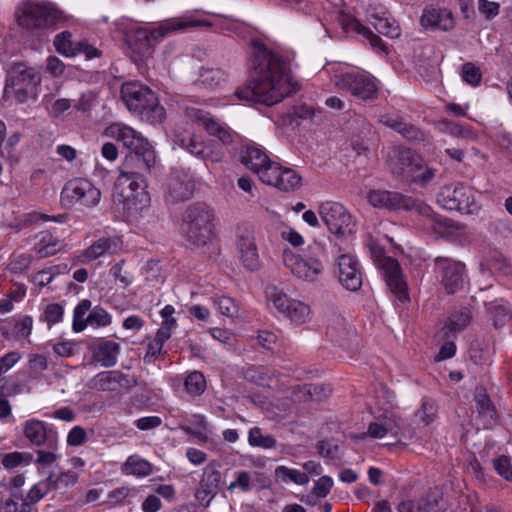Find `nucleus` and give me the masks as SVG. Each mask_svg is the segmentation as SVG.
<instances>
[{"mask_svg": "<svg viewBox=\"0 0 512 512\" xmlns=\"http://www.w3.org/2000/svg\"><path fill=\"white\" fill-rule=\"evenodd\" d=\"M118 181L120 184L128 183V187L125 191H131L136 193V191H147V181L145 176L135 175L132 177H122L119 175Z\"/></svg>", "mask_w": 512, "mask_h": 512, "instance_id": "51", "label": "nucleus"}, {"mask_svg": "<svg viewBox=\"0 0 512 512\" xmlns=\"http://www.w3.org/2000/svg\"><path fill=\"white\" fill-rule=\"evenodd\" d=\"M438 413L435 401L428 397H423L421 407L416 412V417L425 425L432 423Z\"/></svg>", "mask_w": 512, "mask_h": 512, "instance_id": "42", "label": "nucleus"}, {"mask_svg": "<svg viewBox=\"0 0 512 512\" xmlns=\"http://www.w3.org/2000/svg\"><path fill=\"white\" fill-rule=\"evenodd\" d=\"M200 483L217 492L221 483V473L215 463H210L205 467Z\"/></svg>", "mask_w": 512, "mask_h": 512, "instance_id": "47", "label": "nucleus"}, {"mask_svg": "<svg viewBox=\"0 0 512 512\" xmlns=\"http://www.w3.org/2000/svg\"><path fill=\"white\" fill-rule=\"evenodd\" d=\"M41 75L36 68L24 62L13 63L7 71L3 98L14 97L17 103H25L36 92Z\"/></svg>", "mask_w": 512, "mask_h": 512, "instance_id": "5", "label": "nucleus"}, {"mask_svg": "<svg viewBox=\"0 0 512 512\" xmlns=\"http://www.w3.org/2000/svg\"><path fill=\"white\" fill-rule=\"evenodd\" d=\"M211 26L207 20H196L190 16L167 19L154 29L138 28L128 37L132 51L142 57L150 56L153 47L169 33L183 31L189 27Z\"/></svg>", "mask_w": 512, "mask_h": 512, "instance_id": "2", "label": "nucleus"}, {"mask_svg": "<svg viewBox=\"0 0 512 512\" xmlns=\"http://www.w3.org/2000/svg\"><path fill=\"white\" fill-rule=\"evenodd\" d=\"M63 313V307L60 304L52 303L47 305L44 311V319L49 324H55L62 319Z\"/></svg>", "mask_w": 512, "mask_h": 512, "instance_id": "58", "label": "nucleus"}, {"mask_svg": "<svg viewBox=\"0 0 512 512\" xmlns=\"http://www.w3.org/2000/svg\"><path fill=\"white\" fill-rule=\"evenodd\" d=\"M226 81V75L221 69H203L198 83L207 89H215Z\"/></svg>", "mask_w": 512, "mask_h": 512, "instance_id": "40", "label": "nucleus"}, {"mask_svg": "<svg viewBox=\"0 0 512 512\" xmlns=\"http://www.w3.org/2000/svg\"><path fill=\"white\" fill-rule=\"evenodd\" d=\"M422 157L408 148H400L395 151L394 160L391 162L392 173L400 179L409 182Z\"/></svg>", "mask_w": 512, "mask_h": 512, "instance_id": "23", "label": "nucleus"}, {"mask_svg": "<svg viewBox=\"0 0 512 512\" xmlns=\"http://www.w3.org/2000/svg\"><path fill=\"white\" fill-rule=\"evenodd\" d=\"M462 79L472 86H477L482 79V74L478 67L467 62L462 65Z\"/></svg>", "mask_w": 512, "mask_h": 512, "instance_id": "50", "label": "nucleus"}, {"mask_svg": "<svg viewBox=\"0 0 512 512\" xmlns=\"http://www.w3.org/2000/svg\"><path fill=\"white\" fill-rule=\"evenodd\" d=\"M437 175L438 170L428 166L422 159L409 182L425 187L431 184L436 179Z\"/></svg>", "mask_w": 512, "mask_h": 512, "instance_id": "39", "label": "nucleus"}, {"mask_svg": "<svg viewBox=\"0 0 512 512\" xmlns=\"http://www.w3.org/2000/svg\"><path fill=\"white\" fill-rule=\"evenodd\" d=\"M90 300H82L74 309L73 330L82 332L87 326L105 327L111 323V316L101 306L91 308Z\"/></svg>", "mask_w": 512, "mask_h": 512, "instance_id": "14", "label": "nucleus"}, {"mask_svg": "<svg viewBox=\"0 0 512 512\" xmlns=\"http://www.w3.org/2000/svg\"><path fill=\"white\" fill-rule=\"evenodd\" d=\"M335 85L364 101H373L378 96L377 85L369 74L360 72L341 74L336 77Z\"/></svg>", "mask_w": 512, "mask_h": 512, "instance_id": "11", "label": "nucleus"}, {"mask_svg": "<svg viewBox=\"0 0 512 512\" xmlns=\"http://www.w3.org/2000/svg\"><path fill=\"white\" fill-rule=\"evenodd\" d=\"M435 266L441 272V284L448 294H453L464 285L465 266L459 261L437 257Z\"/></svg>", "mask_w": 512, "mask_h": 512, "instance_id": "20", "label": "nucleus"}, {"mask_svg": "<svg viewBox=\"0 0 512 512\" xmlns=\"http://www.w3.org/2000/svg\"><path fill=\"white\" fill-rule=\"evenodd\" d=\"M123 209L129 216L137 217L150 205V196L147 191H123Z\"/></svg>", "mask_w": 512, "mask_h": 512, "instance_id": "29", "label": "nucleus"}, {"mask_svg": "<svg viewBox=\"0 0 512 512\" xmlns=\"http://www.w3.org/2000/svg\"><path fill=\"white\" fill-rule=\"evenodd\" d=\"M420 23L424 28H439L448 31L454 27L452 13L446 9L426 8L420 18Z\"/></svg>", "mask_w": 512, "mask_h": 512, "instance_id": "28", "label": "nucleus"}, {"mask_svg": "<svg viewBox=\"0 0 512 512\" xmlns=\"http://www.w3.org/2000/svg\"><path fill=\"white\" fill-rule=\"evenodd\" d=\"M251 57L249 83L235 92L238 99L272 106L299 90L288 63L260 41L252 42Z\"/></svg>", "mask_w": 512, "mask_h": 512, "instance_id": "1", "label": "nucleus"}, {"mask_svg": "<svg viewBox=\"0 0 512 512\" xmlns=\"http://www.w3.org/2000/svg\"><path fill=\"white\" fill-rule=\"evenodd\" d=\"M332 485H333V481L329 476H322L321 478H319L316 481V483L312 489V492L317 497L324 498L330 492Z\"/></svg>", "mask_w": 512, "mask_h": 512, "instance_id": "59", "label": "nucleus"}, {"mask_svg": "<svg viewBox=\"0 0 512 512\" xmlns=\"http://www.w3.org/2000/svg\"><path fill=\"white\" fill-rule=\"evenodd\" d=\"M61 203L68 207L93 208L101 199V191L84 178L69 180L61 191Z\"/></svg>", "mask_w": 512, "mask_h": 512, "instance_id": "8", "label": "nucleus"}, {"mask_svg": "<svg viewBox=\"0 0 512 512\" xmlns=\"http://www.w3.org/2000/svg\"><path fill=\"white\" fill-rule=\"evenodd\" d=\"M301 391L308 395L311 401H322L330 396L332 389L327 384L315 383L302 385Z\"/></svg>", "mask_w": 512, "mask_h": 512, "instance_id": "43", "label": "nucleus"}, {"mask_svg": "<svg viewBox=\"0 0 512 512\" xmlns=\"http://www.w3.org/2000/svg\"><path fill=\"white\" fill-rule=\"evenodd\" d=\"M275 474L284 482L291 481L299 485H304L309 482V477L306 473L296 469H289L285 466H278L275 470Z\"/></svg>", "mask_w": 512, "mask_h": 512, "instance_id": "45", "label": "nucleus"}, {"mask_svg": "<svg viewBox=\"0 0 512 512\" xmlns=\"http://www.w3.org/2000/svg\"><path fill=\"white\" fill-rule=\"evenodd\" d=\"M470 320L471 315L467 309L453 313L443 327L444 335L450 337V335L463 330Z\"/></svg>", "mask_w": 512, "mask_h": 512, "instance_id": "36", "label": "nucleus"}, {"mask_svg": "<svg viewBox=\"0 0 512 512\" xmlns=\"http://www.w3.org/2000/svg\"><path fill=\"white\" fill-rule=\"evenodd\" d=\"M276 340L277 336L274 333L268 331L260 332L256 337L257 345L265 350H272Z\"/></svg>", "mask_w": 512, "mask_h": 512, "instance_id": "64", "label": "nucleus"}, {"mask_svg": "<svg viewBox=\"0 0 512 512\" xmlns=\"http://www.w3.org/2000/svg\"><path fill=\"white\" fill-rule=\"evenodd\" d=\"M185 115L191 122L202 126L210 136L217 138L224 145L234 141L236 134L227 125L217 122L208 112L196 107H187Z\"/></svg>", "mask_w": 512, "mask_h": 512, "instance_id": "16", "label": "nucleus"}, {"mask_svg": "<svg viewBox=\"0 0 512 512\" xmlns=\"http://www.w3.org/2000/svg\"><path fill=\"white\" fill-rule=\"evenodd\" d=\"M32 322L30 316H24L19 321L15 322L14 330L16 336L19 338L27 337L31 333Z\"/></svg>", "mask_w": 512, "mask_h": 512, "instance_id": "61", "label": "nucleus"}, {"mask_svg": "<svg viewBox=\"0 0 512 512\" xmlns=\"http://www.w3.org/2000/svg\"><path fill=\"white\" fill-rule=\"evenodd\" d=\"M121 98L129 111L141 115L150 123H160L164 120L166 112L159 105L156 94L137 82H129L122 85Z\"/></svg>", "mask_w": 512, "mask_h": 512, "instance_id": "3", "label": "nucleus"}, {"mask_svg": "<svg viewBox=\"0 0 512 512\" xmlns=\"http://www.w3.org/2000/svg\"><path fill=\"white\" fill-rule=\"evenodd\" d=\"M319 214L329 231L344 237L352 233L354 222L345 207L338 202H325L319 207Z\"/></svg>", "mask_w": 512, "mask_h": 512, "instance_id": "13", "label": "nucleus"}, {"mask_svg": "<svg viewBox=\"0 0 512 512\" xmlns=\"http://www.w3.org/2000/svg\"><path fill=\"white\" fill-rule=\"evenodd\" d=\"M215 305L218 307L221 314L227 317H237L239 307L234 299L228 296H221L214 300Z\"/></svg>", "mask_w": 512, "mask_h": 512, "instance_id": "49", "label": "nucleus"}, {"mask_svg": "<svg viewBox=\"0 0 512 512\" xmlns=\"http://www.w3.org/2000/svg\"><path fill=\"white\" fill-rule=\"evenodd\" d=\"M343 28L351 29L356 33L362 35L369 41L373 49L386 52V46L382 39L378 35L374 34L368 27L360 23L358 20L354 18H348L347 22H343Z\"/></svg>", "mask_w": 512, "mask_h": 512, "instance_id": "32", "label": "nucleus"}, {"mask_svg": "<svg viewBox=\"0 0 512 512\" xmlns=\"http://www.w3.org/2000/svg\"><path fill=\"white\" fill-rule=\"evenodd\" d=\"M494 469L497 473L508 481H512V466L507 456H500L493 462Z\"/></svg>", "mask_w": 512, "mask_h": 512, "instance_id": "52", "label": "nucleus"}, {"mask_svg": "<svg viewBox=\"0 0 512 512\" xmlns=\"http://www.w3.org/2000/svg\"><path fill=\"white\" fill-rule=\"evenodd\" d=\"M194 188V181L188 172L173 170L167 181L165 200L173 204L187 201L193 196Z\"/></svg>", "mask_w": 512, "mask_h": 512, "instance_id": "19", "label": "nucleus"}, {"mask_svg": "<svg viewBox=\"0 0 512 512\" xmlns=\"http://www.w3.org/2000/svg\"><path fill=\"white\" fill-rule=\"evenodd\" d=\"M216 491L209 487H205L202 483H199V487L195 492V498L204 507L209 506L211 500L216 495Z\"/></svg>", "mask_w": 512, "mask_h": 512, "instance_id": "60", "label": "nucleus"}, {"mask_svg": "<svg viewBox=\"0 0 512 512\" xmlns=\"http://www.w3.org/2000/svg\"><path fill=\"white\" fill-rule=\"evenodd\" d=\"M182 220L187 240L192 245L202 247L212 239L214 213L207 204L197 202L188 206Z\"/></svg>", "mask_w": 512, "mask_h": 512, "instance_id": "4", "label": "nucleus"}, {"mask_svg": "<svg viewBox=\"0 0 512 512\" xmlns=\"http://www.w3.org/2000/svg\"><path fill=\"white\" fill-rule=\"evenodd\" d=\"M241 161L247 168L258 174L261 181L264 171H268V166L275 162L271 161L260 148L253 145H248L242 150Z\"/></svg>", "mask_w": 512, "mask_h": 512, "instance_id": "27", "label": "nucleus"}, {"mask_svg": "<svg viewBox=\"0 0 512 512\" xmlns=\"http://www.w3.org/2000/svg\"><path fill=\"white\" fill-rule=\"evenodd\" d=\"M248 443L253 447L263 449H273L277 445L276 439L272 435H263L259 427H253L249 430Z\"/></svg>", "mask_w": 512, "mask_h": 512, "instance_id": "41", "label": "nucleus"}, {"mask_svg": "<svg viewBox=\"0 0 512 512\" xmlns=\"http://www.w3.org/2000/svg\"><path fill=\"white\" fill-rule=\"evenodd\" d=\"M491 270L500 275L508 276L512 273V267L505 258H494L490 264Z\"/></svg>", "mask_w": 512, "mask_h": 512, "instance_id": "63", "label": "nucleus"}, {"mask_svg": "<svg viewBox=\"0 0 512 512\" xmlns=\"http://www.w3.org/2000/svg\"><path fill=\"white\" fill-rule=\"evenodd\" d=\"M164 344L158 342L156 339L149 342L147 345L146 354L143 357L145 364H152L161 355Z\"/></svg>", "mask_w": 512, "mask_h": 512, "instance_id": "57", "label": "nucleus"}, {"mask_svg": "<svg viewBox=\"0 0 512 512\" xmlns=\"http://www.w3.org/2000/svg\"><path fill=\"white\" fill-rule=\"evenodd\" d=\"M324 254V247L315 242L308 247L306 258L291 256L286 259V264L291 272L298 278L313 282L323 272V264L320 256Z\"/></svg>", "mask_w": 512, "mask_h": 512, "instance_id": "9", "label": "nucleus"}, {"mask_svg": "<svg viewBox=\"0 0 512 512\" xmlns=\"http://www.w3.org/2000/svg\"><path fill=\"white\" fill-rule=\"evenodd\" d=\"M383 208L388 210H417L426 217H430V208L416 201L412 197L405 196L399 192L387 191L384 198Z\"/></svg>", "mask_w": 512, "mask_h": 512, "instance_id": "26", "label": "nucleus"}, {"mask_svg": "<svg viewBox=\"0 0 512 512\" xmlns=\"http://www.w3.org/2000/svg\"><path fill=\"white\" fill-rule=\"evenodd\" d=\"M316 449L319 455L332 460L339 458V446L337 444L331 445L326 440H320L316 444Z\"/></svg>", "mask_w": 512, "mask_h": 512, "instance_id": "53", "label": "nucleus"}, {"mask_svg": "<svg viewBox=\"0 0 512 512\" xmlns=\"http://www.w3.org/2000/svg\"><path fill=\"white\" fill-rule=\"evenodd\" d=\"M268 299L280 314L296 325L304 324L310 319L311 310L309 305L300 300L290 298L277 287L270 288Z\"/></svg>", "mask_w": 512, "mask_h": 512, "instance_id": "10", "label": "nucleus"}, {"mask_svg": "<svg viewBox=\"0 0 512 512\" xmlns=\"http://www.w3.org/2000/svg\"><path fill=\"white\" fill-rule=\"evenodd\" d=\"M236 245L243 265L251 271L258 269L260 260L252 224L242 222L237 225Z\"/></svg>", "mask_w": 512, "mask_h": 512, "instance_id": "15", "label": "nucleus"}, {"mask_svg": "<svg viewBox=\"0 0 512 512\" xmlns=\"http://www.w3.org/2000/svg\"><path fill=\"white\" fill-rule=\"evenodd\" d=\"M87 386L97 391L116 392L115 370L98 373L89 380Z\"/></svg>", "mask_w": 512, "mask_h": 512, "instance_id": "38", "label": "nucleus"}, {"mask_svg": "<svg viewBox=\"0 0 512 512\" xmlns=\"http://www.w3.org/2000/svg\"><path fill=\"white\" fill-rule=\"evenodd\" d=\"M16 18L18 25L29 31L55 29L66 20L64 13L51 2H27L19 8Z\"/></svg>", "mask_w": 512, "mask_h": 512, "instance_id": "6", "label": "nucleus"}, {"mask_svg": "<svg viewBox=\"0 0 512 512\" xmlns=\"http://www.w3.org/2000/svg\"><path fill=\"white\" fill-rule=\"evenodd\" d=\"M117 247V239L116 238H100L95 241L91 246H89L84 252L83 257L86 260H95L100 256L104 255L106 252L111 251L112 248Z\"/></svg>", "mask_w": 512, "mask_h": 512, "instance_id": "37", "label": "nucleus"}, {"mask_svg": "<svg viewBox=\"0 0 512 512\" xmlns=\"http://www.w3.org/2000/svg\"><path fill=\"white\" fill-rule=\"evenodd\" d=\"M339 282L350 291H357L362 286V275L358 261L349 254L338 258Z\"/></svg>", "mask_w": 512, "mask_h": 512, "instance_id": "22", "label": "nucleus"}, {"mask_svg": "<svg viewBox=\"0 0 512 512\" xmlns=\"http://www.w3.org/2000/svg\"><path fill=\"white\" fill-rule=\"evenodd\" d=\"M105 134L123 143L129 152L147 147L150 143L131 127L114 123L106 128Z\"/></svg>", "mask_w": 512, "mask_h": 512, "instance_id": "24", "label": "nucleus"}, {"mask_svg": "<svg viewBox=\"0 0 512 512\" xmlns=\"http://www.w3.org/2000/svg\"><path fill=\"white\" fill-rule=\"evenodd\" d=\"M115 381L117 390L116 392H128L137 385V381L135 378L130 377L118 370H115Z\"/></svg>", "mask_w": 512, "mask_h": 512, "instance_id": "55", "label": "nucleus"}, {"mask_svg": "<svg viewBox=\"0 0 512 512\" xmlns=\"http://www.w3.org/2000/svg\"><path fill=\"white\" fill-rule=\"evenodd\" d=\"M34 251L39 258H46L60 250V242L51 232L41 231L35 236Z\"/></svg>", "mask_w": 512, "mask_h": 512, "instance_id": "31", "label": "nucleus"}, {"mask_svg": "<svg viewBox=\"0 0 512 512\" xmlns=\"http://www.w3.org/2000/svg\"><path fill=\"white\" fill-rule=\"evenodd\" d=\"M119 352L120 346L118 343L112 340H103L97 344L93 355L95 360L100 362L102 366L108 368L116 364Z\"/></svg>", "mask_w": 512, "mask_h": 512, "instance_id": "30", "label": "nucleus"}, {"mask_svg": "<svg viewBox=\"0 0 512 512\" xmlns=\"http://www.w3.org/2000/svg\"><path fill=\"white\" fill-rule=\"evenodd\" d=\"M488 309L493 319V325L497 329L504 326L511 318L507 307L503 304L491 303Z\"/></svg>", "mask_w": 512, "mask_h": 512, "instance_id": "48", "label": "nucleus"}, {"mask_svg": "<svg viewBox=\"0 0 512 512\" xmlns=\"http://www.w3.org/2000/svg\"><path fill=\"white\" fill-rule=\"evenodd\" d=\"M184 385L189 394L198 396L204 392L206 380L201 372L194 371L186 377Z\"/></svg>", "mask_w": 512, "mask_h": 512, "instance_id": "46", "label": "nucleus"}, {"mask_svg": "<svg viewBox=\"0 0 512 512\" xmlns=\"http://www.w3.org/2000/svg\"><path fill=\"white\" fill-rule=\"evenodd\" d=\"M87 441V433L81 426H74L67 435V444L69 446H81Z\"/></svg>", "mask_w": 512, "mask_h": 512, "instance_id": "54", "label": "nucleus"}, {"mask_svg": "<svg viewBox=\"0 0 512 512\" xmlns=\"http://www.w3.org/2000/svg\"><path fill=\"white\" fill-rule=\"evenodd\" d=\"M301 176L296 170L282 166L274 162L268 166V171H264L262 182L273 186L281 191H295L301 187Z\"/></svg>", "mask_w": 512, "mask_h": 512, "instance_id": "18", "label": "nucleus"}, {"mask_svg": "<svg viewBox=\"0 0 512 512\" xmlns=\"http://www.w3.org/2000/svg\"><path fill=\"white\" fill-rule=\"evenodd\" d=\"M418 512H443L446 507L443 498L437 494H429L418 501Z\"/></svg>", "mask_w": 512, "mask_h": 512, "instance_id": "44", "label": "nucleus"}, {"mask_svg": "<svg viewBox=\"0 0 512 512\" xmlns=\"http://www.w3.org/2000/svg\"><path fill=\"white\" fill-rule=\"evenodd\" d=\"M23 433L32 445L44 446L47 449H57L58 447L57 432L52 427H48L43 421L27 420L23 426Z\"/></svg>", "mask_w": 512, "mask_h": 512, "instance_id": "21", "label": "nucleus"}, {"mask_svg": "<svg viewBox=\"0 0 512 512\" xmlns=\"http://www.w3.org/2000/svg\"><path fill=\"white\" fill-rule=\"evenodd\" d=\"M55 50L65 57H75L79 54V42L72 40V33L70 31H63L58 33L53 41Z\"/></svg>", "mask_w": 512, "mask_h": 512, "instance_id": "34", "label": "nucleus"}, {"mask_svg": "<svg viewBox=\"0 0 512 512\" xmlns=\"http://www.w3.org/2000/svg\"><path fill=\"white\" fill-rule=\"evenodd\" d=\"M476 410L483 420L484 427L492 426L497 420V412L491 400L485 393L476 396Z\"/></svg>", "mask_w": 512, "mask_h": 512, "instance_id": "35", "label": "nucleus"}, {"mask_svg": "<svg viewBox=\"0 0 512 512\" xmlns=\"http://www.w3.org/2000/svg\"><path fill=\"white\" fill-rule=\"evenodd\" d=\"M437 202L446 210L462 214L475 215L481 209L480 204L475 200L473 188L463 182L441 187L437 194Z\"/></svg>", "mask_w": 512, "mask_h": 512, "instance_id": "7", "label": "nucleus"}, {"mask_svg": "<svg viewBox=\"0 0 512 512\" xmlns=\"http://www.w3.org/2000/svg\"><path fill=\"white\" fill-rule=\"evenodd\" d=\"M126 475L145 477L152 473V464L141 458L139 455H131L127 458L121 468Z\"/></svg>", "mask_w": 512, "mask_h": 512, "instance_id": "33", "label": "nucleus"}, {"mask_svg": "<svg viewBox=\"0 0 512 512\" xmlns=\"http://www.w3.org/2000/svg\"><path fill=\"white\" fill-rule=\"evenodd\" d=\"M156 162V154L151 144L142 149L129 152L120 167L122 177H132L150 173Z\"/></svg>", "mask_w": 512, "mask_h": 512, "instance_id": "17", "label": "nucleus"}, {"mask_svg": "<svg viewBox=\"0 0 512 512\" xmlns=\"http://www.w3.org/2000/svg\"><path fill=\"white\" fill-rule=\"evenodd\" d=\"M373 257L377 266L382 270L385 282L391 292L395 294L400 301L407 300V284L403 279L402 270L398 261L385 256L381 249L374 251Z\"/></svg>", "mask_w": 512, "mask_h": 512, "instance_id": "12", "label": "nucleus"}, {"mask_svg": "<svg viewBox=\"0 0 512 512\" xmlns=\"http://www.w3.org/2000/svg\"><path fill=\"white\" fill-rule=\"evenodd\" d=\"M368 18L375 30L389 38L396 39L401 35V29L396 20L382 7L368 9Z\"/></svg>", "mask_w": 512, "mask_h": 512, "instance_id": "25", "label": "nucleus"}, {"mask_svg": "<svg viewBox=\"0 0 512 512\" xmlns=\"http://www.w3.org/2000/svg\"><path fill=\"white\" fill-rule=\"evenodd\" d=\"M499 4L488 0H478V10L486 19H492L499 14Z\"/></svg>", "mask_w": 512, "mask_h": 512, "instance_id": "56", "label": "nucleus"}, {"mask_svg": "<svg viewBox=\"0 0 512 512\" xmlns=\"http://www.w3.org/2000/svg\"><path fill=\"white\" fill-rule=\"evenodd\" d=\"M237 487L241 488V490L244 492L250 490V474L248 472H238L236 480L230 483V485L228 486V490H234Z\"/></svg>", "mask_w": 512, "mask_h": 512, "instance_id": "62", "label": "nucleus"}]
</instances>
